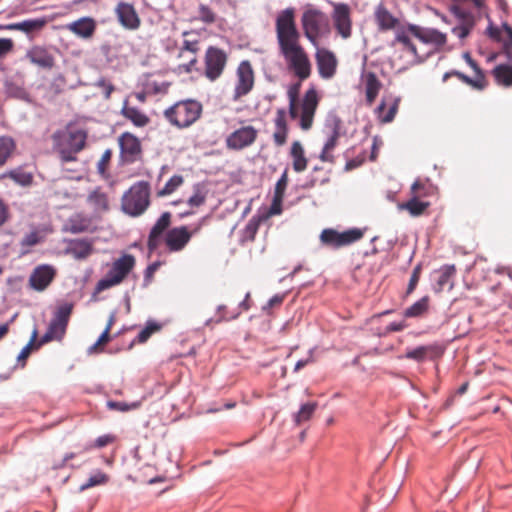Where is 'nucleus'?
I'll use <instances>...</instances> for the list:
<instances>
[{"instance_id":"0eeeda50","label":"nucleus","mask_w":512,"mask_h":512,"mask_svg":"<svg viewBox=\"0 0 512 512\" xmlns=\"http://www.w3.org/2000/svg\"><path fill=\"white\" fill-rule=\"evenodd\" d=\"M226 62L227 55L222 49L209 46L205 53V76L210 81L217 80L222 75Z\"/></svg>"},{"instance_id":"c03bdc74","label":"nucleus","mask_w":512,"mask_h":512,"mask_svg":"<svg viewBox=\"0 0 512 512\" xmlns=\"http://www.w3.org/2000/svg\"><path fill=\"white\" fill-rule=\"evenodd\" d=\"M183 183V177L181 175H173L164 185V187L158 191L159 196H166L173 193Z\"/></svg>"},{"instance_id":"4be33fe9","label":"nucleus","mask_w":512,"mask_h":512,"mask_svg":"<svg viewBox=\"0 0 512 512\" xmlns=\"http://www.w3.org/2000/svg\"><path fill=\"white\" fill-rule=\"evenodd\" d=\"M87 139V133L82 129H70L67 132V135L65 136L63 142L61 143L62 146L73 149L74 151L80 152L85 144Z\"/></svg>"},{"instance_id":"bf43d9fd","label":"nucleus","mask_w":512,"mask_h":512,"mask_svg":"<svg viewBox=\"0 0 512 512\" xmlns=\"http://www.w3.org/2000/svg\"><path fill=\"white\" fill-rule=\"evenodd\" d=\"M390 99H391L392 103L390 105V108H389L387 114L382 119V121L385 123H389L394 119L396 112L398 110L399 102H400L399 97H394V98L390 97Z\"/></svg>"},{"instance_id":"6e6552de","label":"nucleus","mask_w":512,"mask_h":512,"mask_svg":"<svg viewBox=\"0 0 512 512\" xmlns=\"http://www.w3.org/2000/svg\"><path fill=\"white\" fill-rule=\"evenodd\" d=\"M118 141L120 147V157L123 163L133 164L141 158V143L134 134L124 132L121 134Z\"/></svg>"},{"instance_id":"aec40b11","label":"nucleus","mask_w":512,"mask_h":512,"mask_svg":"<svg viewBox=\"0 0 512 512\" xmlns=\"http://www.w3.org/2000/svg\"><path fill=\"white\" fill-rule=\"evenodd\" d=\"M456 273L454 265H444L434 272V291L439 293L445 288L449 290L453 288L452 279Z\"/></svg>"},{"instance_id":"1a4fd4ad","label":"nucleus","mask_w":512,"mask_h":512,"mask_svg":"<svg viewBox=\"0 0 512 512\" xmlns=\"http://www.w3.org/2000/svg\"><path fill=\"white\" fill-rule=\"evenodd\" d=\"M254 74L249 61H242L237 69V84L234 89L235 100L247 95L253 88Z\"/></svg>"},{"instance_id":"774afa93","label":"nucleus","mask_w":512,"mask_h":512,"mask_svg":"<svg viewBox=\"0 0 512 512\" xmlns=\"http://www.w3.org/2000/svg\"><path fill=\"white\" fill-rule=\"evenodd\" d=\"M115 437L109 434L101 435L96 438L94 446L97 448H103L114 441Z\"/></svg>"},{"instance_id":"7c9ffc66","label":"nucleus","mask_w":512,"mask_h":512,"mask_svg":"<svg viewBox=\"0 0 512 512\" xmlns=\"http://www.w3.org/2000/svg\"><path fill=\"white\" fill-rule=\"evenodd\" d=\"M73 306L70 303H64L63 305H60L54 315L51 319L56 324L62 326L65 330L67 328L70 315L72 313Z\"/></svg>"},{"instance_id":"bb28decb","label":"nucleus","mask_w":512,"mask_h":512,"mask_svg":"<svg viewBox=\"0 0 512 512\" xmlns=\"http://www.w3.org/2000/svg\"><path fill=\"white\" fill-rule=\"evenodd\" d=\"M122 114L129 119L135 126L144 127L149 123V118L136 107H123Z\"/></svg>"},{"instance_id":"a19ab883","label":"nucleus","mask_w":512,"mask_h":512,"mask_svg":"<svg viewBox=\"0 0 512 512\" xmlns=\"http://www.w3.org/2000/svg\"><path fill=\"white\" fill-rule=\"evenodd\" d=\"M300 82L293 84L288 90L289 97V115L292 119H296L298 117V110L296 107V99L299 94Z\"/></svg>"},{"instance_id":"79ce46f5","label":"nucleus","mask_w":512,"mask_h":512,"mask_svg":"<svg viewBox=\"0 0 512 512\" xmlns=\"http://www.w3.org/2000/svg\"><path fill=\"white\" fill-rule=\"evenodd\" d=\"M206 192L200 184L194 186L193 194L188 198L187 203L191 207H199L205 203Z\"/></svg>"},{"instance_id":"423d86ee","label":"nucleus","mask_w":512,"mask_h":512,"mask_svg":"<svg viewBox=\"0 0 512 512\" xmlns=\"http://www.w3.org/2000/svg\"><path fill=\"white\" fill-rule=\"evenodd\" d=\"M301 22L306 38L314 46H317V39L323 27L327 24L326 16L319 10L308 9L303 12Z\"/></svg>"},{"instance_id":"6ab92c4d","label":"nucleus","mask_w":512,"mask_h":512,"mask_svg":"<svg viewBox=\"0 0 512 512\" xmlns=\"http://www.w3.org/2000/svg\"><path fill=\"white\" fill-rule=\"evenodd\" d=\"M134 265V256L131 254H124L113 263L111 269L108 271V274L112 276L118 283H121L132 270Z\"/></svg>"},{"instance_id":"ddd939ff","label":"nucleus","mask_w":512,"mask_h":512,"mask_svg":"<svg viewBox=\"0 0 512 512\" xmlns=\"http://www.w3.org/2000/svg\"><path fill=\"white\" fill-rule=\"evenodd\" d=\"M171 223V213L163 212L161 216L158 218L156 223L151 228L149 235L147 246L150 253L154 252L162 239L164 232L168 229Z\"/></svg>"},{"instance_id":"5701e85b","label":"nucleus","mask_w":512,"mask_h":512,"mask_svg":"<svg viewBox=\"0 0 512 512\" xmlns=\"http://www.w3.org/2000/svg\"><path fill=\"white\" fill-rule=\"evenodd\" d=\"M46 23L47 19L45 17H41L35 19H27L17 23L5 24L3 28H5V30H18L29 34L34 31L41 30L46 25Z\"/></svg>"},{"instance_id":"2f4dec72","label":"nucleus","mask_w":512,"mask_h":512,"mask_svg":"<svg viewBox=\"0 0 512 512\" xmlns=\"http://www.w3.org/2000/svg\"><path fill=\"white\" fill-rule=\"evenodd\" d=\"M109 476L100 471L96 470L84 483L79 486V491L83 492L89 488L104 485L108 482Z\"/></svg>"},{"instance_id":"69168bd1","label":"nucleus","mask_w":512,"mask_h":512,"mask_svg":"<svg viewBox=\"0 0 512 512\" xmlns=\"http://www.w3.org/2000/svg\"><path fill=\"white\" fill-rule=\"evenodd\" d=\"M486 33L487 35L497 41V42H502L505 40L502 38V35H501V29L499 27H496V26H493L492 24H490L487 29H486Z\"/></svg>"},{"instance_id":"412c9836","label":"nucleus","mask_w":512,"mask_h":512,"mask_svg":"<svg viewBox=\"0 0 512 512\" xmlns=\"http://www.w3.org/2000/svg\"><path fill=\"white\" fill-rule=\"evenodd\" d=\"M68 29L78 37L88 39L96 30V22L91 17H82L68 25Z\"/></svg>"},{"instance_id":"49530a36","label":"nucleus","mask_w":512,"mask_h":512,"mask_svg":"<svg viewBox=\"0 0 512 512\" xmlns=\"http://www.w3.org/2000/svg\"><path fill=\"white\" fill-rule=\"evenodd\" d=\"M5 90L7 95L10 97H14L16 99L21 100H26L28 98V93L26 92V90L13 82L7 81L5 83Z\"/></svg>"},{"instance_id":"3c124183","label":"nucleus","mask_w":512,"mask_h":512,"mask_svg":"<svg viewBox=\"0 0 512 512\" xmlns=\"http://www.w3.org/2000/svg\"><path fill=\"white\" fill-rule=\"evenodd\" d=\"M287 182H288L287 170H285L275 185V191H274L275 203L283 200L284 193H285V190L287 187Z\"/></svg>"},{"instance_id":"680f3d73","label":"nucleus","mask_w":512,"mask_h":512,"mask_svg":"<svg viewBox=\"0 0 512 512\" xmlns=\"http://www.w3.org/2000/svg\"><path fill=\"white\" fill-rule=\"evenodd\" d=\"M420 271H421V266L420 265H417L414 269H413V272L411 274V277H410V280H409V283H408V287H407V292L408 293H411L418 281H419V277H420Z\"/></svg>"},{"instance_id":"37998d69","label":"nucleus","mask_w":512,"mask_h":512,"mask_svg":"<svg viewBox=\"0 0 512 512\" xmlns=\"http://www.w3.org/2000/svg\"><path fill=\"white\" fill-rule=\"evenodd\" d=\"M161 329V325L155 321H148L144 329H142L136 337V341L139 343L146 342L150 336Z\"/></svg>"},{"instance_id":"39448f33","label":"nucleus","mask_w":512,"mask_h":512,"mask_svg":"<svg viewBox=\"0 0 512 512\" xmlns=\"http://www.w3.org/2000/svg\"><path fill=\"white\" fill-rule=\"evenodd\" d=\"M281 54L287 61L289 68L293 70L294 74L300 81H303L310 76V61L302 46L281 51Z\"/></svg>"},{"instance_id":"5fc2aeb1","label":"nucleus","mask_w":512,"mask_h":512,"mask_svg":"<svg viewBox=\"0 0 512 512\" xmlns=\"http://www.w3.org/2000/svg\"><path fill=\"white\" fill-rule=\"evenodd\" d=\"M199 18L204 23L211 24L215 21V14L208 6L201 4L199 6Z\"/></svg>"},{"instance_id":"b1692460","label":"nucleus","mask_w":512,"mask_h":512,"mask_svg":"<svg viewBox=\"0 0 512 512\" xmlns=\"http://www.w3.org/2000/svg\"><path fill=\"white\" fill-rule=\"evenodd\" d=\"M27 57L34 65L44 69H51L54 66V57L43 48H33L27 53Z\"/></svg>"},{"instance_id":"a211bd4d","label":"nucleus","mask_w":512,"mask_h":512,"mask_svg":"<svg viewBox=\"0 0 512 512\" xmlns=\"http://www.w3.org/2000/svg\"><path fill=\"white\" fill-rule=\"evenodd\" d=\"M65 253L77 260L86 259L93 252V241L88 238L66 240Z\"/></svg>"},{"instance_id":"052dcab7","label":"nucleus","mask_w":512,"mask_h":512,"mask_svg":"<svg viewBox=\"0 0 512 512\" xmlns=\"http://www.w3.org/2000/svg\"><path fill=\"white\" fill-rule=\"evenodd\" d=\"M473 23L461 24L452 29V32L457 35L460 39H465L471 31Z\"/></svg>"},{"instance_id":"f03ea898","label":"nucleus","mask_w":512,"mask_h":512,"mask_svg":"<svg viewBox=\"0 0 512 512\" xmlns=\"http://www.w3.org/2000/svg\"><path fill=\"white\" fill-rule=\"evenodd\" d=\"M276 34L280 52L301 46L300 32L295 23V9L286 8L276 18Z\"/></svg>"},{"instance_id":"f3484780","label":"nucleus","mask_w":512,"mask_h":512,"mask_svg":"<svg viewBox=\"0 0 512 512\" xmlns=\"http://www.w3.org/2000/svg\"><path fill=\"white\" fill-rule=\"evenodd\" d=\"M55 270L52 266L41 265L34 269L30 275L29 282L33 289L43 291L52 282Z\"/></svg>"},{"instance_id":"f704fd0d","label":"nucleus","mask_w":512,"mask_h":512,"mask_svg":"<svg viewBox=\"0 0 512 512\" xmlns=\"http://www.w3.org/2000/svg\"><path fill=\"white\" fill-rule=\"evenodd\" d=\"M328 139L326 140L323 149L319 155V158L323 162H333V156L329 154V151L333 150L337 145V141L340 137V133H328Z\"/></svg>"},{"instance_id":"6e6d98bb","label":"nucleus","mask_w":512,"mask_h":512,"mask_svg":"<svg viewBox=\"0 0 512 512\" xmlns=\"http://www.w3.org/2000/svg\"><path fill=\"white\" fill-rule=\"evenodd\" d=\"M41 241V237L39 236V234L35 231H32L28 234H26L22 240H21V246L22 247H31V246H35L37 245L38 243H40Z\"/></svg>"},{"instance_id":"4468645a","label":"nucleus","mask_w":512,"mask_h":512,"mask_svg":"<svg viewBox=\"0 0 512 512\" xmlns=\"http://www.w3.org/2000/svg\"><path fill=\"white\" fill-rule=\"evenodd\" d=\"M333 21L337 32L343 38H349L351 35L350 9L346 4H337L333 11Z\"/></svg>"},{"instance_id":"473e14b6","label":"nucleus","mask_w":512,"mask_h":512,"mask_svg":"<svg viewBox=\"0 0 512 512\" xmlns=\"http://www.w3.org/2000/svg\"><path fill=\"white\" fill-rule=\"evenodd\" d=\"M502 29L506 33V39L503 41L500 54H503L506 57V59H507L506 64L511 65L512 64V27L507 22H504L502 24Z\"/></svg>"},{"instance_id":"8fccbe9b","label":"nucleus","mask_w":512,"mask_h":512,"mask_svg":"<svg viewBox=\"0 0 512 512\" xmlns=\"http://www.w3.org/2000/svg\"><path fill=\"white\" fill-rule=\"evenodd\" d=\"M139 406H140V402L126 403V402L113 401V400L107 401V407L109 409L120 411V412H127L130 410H135Z\"/></svg>"},{"instance_id":"9b49d317","label":"nucleus","mask_w":512,"mask_h":512,"mask_svg":"<svg viewBox=\"0 0 512 512\" xmlns=\"http://www.w3.org/2000/svg\"><path fill=\"white\" fill-rule=\"evenodd\" d=\"M192 233L186 226H180L170 229L165 235V244L169 251H181L190 241Z\"/></svg>"},{"instance_id":"c756f323","label":"nucleus","mask_w":512,"mask_h":512,"mask_svg":"<svg viewBox=\"0 0 512 512\" xmlns=\"http://www.w3.org/2000/svg\"><path fill=\"white\" fill-rule=\"evenodd\" d=\"M379 27L383 30L392 29L397 24V19L384 7L379 6L376 11Z\"/></svg>"},{"instance_id":"20e7f679","label":"nucleus","mask_w":512,"mask_h":512,"mask_svg":"<svg viewBox=\"0 0 512 512\" xmlns=\"http://www.w3.org/2000/svg\"><path fill=\"white\" fill-rule=\"evenodd\" d=\"M363 235L364 230L360 228H351L344 232H338L334 229L327 228L321 232L320 240L325 245L340 248L360 240Z\"/></svg>"},{"instance_id":"09e8293b","label":"nucleus","mask_w":512,"mask_h":512,"mask_svg":"<svg viewBox=\"0 0 512 512\" xmlns=\"http://www.w3.org/2000/svg\"><path fill=\"white\" fill-rule=\"evenodd\" d=\"M89 201L99 210H107L108 209V198L105 193L100 191H93L89 195Z\"/></svg>"},{"instance_id":"393cba45","label":"nucleus","mask_w":512,"mask_h":512,"mask_svg":"<svg viewBox=\"0 0 512 512\" xmlns=\"http://www.w3.org/2000/svg\"><path fill=\"white\" fill-rule=\"evenodd\" d=\"M291 156L293 158V169L296 172H302L307 167V159L304 155V149L299 141L293 142L291 146Z\"/></svg>"},{"instance_id":"58836bf2","label":"nucleus","mask_w":512,"mask_h":512,"mask_svg":"<svg viewBox=\"0 0 512 512\" xmlns=\"http://www.w3.org/2000/svg\"><path fill=\"white\" fill-rule=\"evenodd\" d=\"M317 106H318L317 92L314 88H311L308 91H306V93L304 95L301 109L304 111H306V109H307V111L315 113Z\"/></svg>"},{"instance_id":"dca6fc26","label":"nucleus","mask_w":512,"mask_h":512,"mask_svg":"<svg viewBox=\"0 0 512 512\" xmlns=\"http://www.w3.org/2000/svg\"><path fill=\"white\" fill-rule=\"evenodd\" d=\"M316 63L319 75L323 79H330L334 76L337 67L335 55L326 49L319 50L316 53Z\"/></svg>"},{"instance_id":"c9c22d12","label":"nucleus","mask_w":512,"mask_h":512,"mask_svg":"<svg viewBox=\"0 0 512 512\" xmlns=\"http://www.w3.org/2000/svg\"><path fill=\"white\" fill-rule=\"evenodd\" d=\"M428 309V297H423L416 301L413 305L405 309L404 316L406 318H416L423 315Z\"/></svg>"},{"instance_id":"4c0bfd02","label":"nucleus","mask_w":512,"mask_h":512,"mask_svg":"<svg viewBox=\"0 0 512 512\" xmlns=\"http://www.w3.org/2000/svg\"><path fill=\"white\" fill-rule=\"evenodd\" d=\"M432 349V346H418L416 348L407 350L405 353V358L412 359L417 362H422L427 358L429 352H431Z\"/></svg>"},{"instance_id":"c85d7f7f","label":"nucleus","mask_w":512,"mask_h":512,"mask_svg":"<svg viewBox=\"0 0 512 512\" xmlns=\"http://www.w3.org/2000/svg\"><path fill=\"white\" fill-rule=\"evenodd\" d=\"M380 87L381 83L377 76L372 72L368 73L366 76V101L369 105L375 101Z\"/></svg>"},{"instance_id":"f8f14e48","label":"nucleus","mask_w":512,"mask_h":512,"mask_svg":"<svg viewBox=\"0 0 512 512\" xmlns=\"http://www.w3.org/2000/svg\"><path fill=\"white\" fill-rule=\"evenodd\" d=\"M120 24L128 30H136L140 26V18L134 6L127 2H119L115 9Z\"/></svg>"},{"instance_id":"cd10ccee","label":"nucleus","mask_w":512,"mask_h":512,"mask_svg":"<svg viewBox=\"0 0 512 512\" xmlns=\"http://www.w3.org/2000/svg\"><path fill=\"white\" fill-rule=\"evenodd\" d=\"M3 177L12 179L16 184L26 187L32 184L33 175L21 167L12 169L3 174Z\"/></svg>"},{"instance_id":"0e129e2a","label":"nucleus","mask_w":512,"mask_h":512,"mask_svg":"<svg viewBox=\"0 0 512 512\" xmlns=\"http://www.w3.org/2000/svg\"><path fill=\"white\" fill-rule=\"evenodd\" d=\"M14 43L10 38H0V58L13 50Z\"/></svg>"},{"instance_id":"a878e982","label":"nucleus","mask_w":512,"mask_h":512,"mask_svg":"<svg viewBox=\"0 0 512 512\" xmlns=\"http://www.w3.org/2000/svg\"><path fill=\"white\" fill-rule=\"evenodd\" d=\"M492 74L499 85L512 86V65L499 64L493 69Z\"/></svg>"},{"instance_id":"603ef678","label":"nucleus","mask_w":512,"mask_h":512,"mask_svg":"<svg viewBox=\"0 0 512 512\" xmlns=\"http://www.w3.org/2000/svg\"><path fill=\"white\" fill-rule=\"evenodd\" d=\"M118 284L119 283L112 276H110L107 273L105 277H103L102 279H100L97 282L95 290H94V295H96L106 289H109L115 285H118Z\"/></svg>"},{"instance_id":"72a5a7b5","label":"nucleus","mask_w":512,"mask_h":512,"mask_svg":"<svg viewBox=\"0 0 512 512\" xmlns=\"http://www.w3.org/2000/svg\"><path fill=\"white\" fill-rule=\"evenodd\" d=\"M318 404L317 402H308L302 404L299 411L294 414V422L299 425L304 421H308L314 414Z\"/></svg>"},{"instance_id":"e433bc0d","label":"nucleus","mask_w":512,"mask_h":512,"mask_svg":"<svg viewBox=\"0 0 512 512\" xmlns=\"http://www.w3.org/2000/svg\"><path fill=\"white\" fill-rule=\"evenodd\" d=\"M15 149V142L9 136H0V166L4 165Z\"/></svg>"},{"instance_id":"2eb2a0df","label":"nucleus","mask_w":512,"mask_h":512,"mask_svg":"<svg viewBox=\"0 0 512 512\" xmlns=\"http://www.w3.org/2000/svg\"><path fill=\"white\" fill-rule=\"evenodd\" d=\"M408 30L421 42L425 44H434L441 47L446 43V35L437 29H423L417 25H408Z\"/></svg>"},{"instance_id":"7ed1b4c3","label":"nucleus","mask_w":512,"mask_h":512,"mask_svg":"<svg viewBox=\"0 0 512 512\" xmlns=\"http://www.w3.org/2000/svg\"><path fill=\"white\" fill-rule=\"evenodd\" d=\"M202 113V105L196 100H183L175 103L164 111L170 124L178 128H187L198 120Z\"/></svg>"},{"instance_id":"f257e3e1","label":"nucleus","mask_w":512,"mask_h":512,"mask_svg":"<svg viewBox=\"0 0 512 512\" xmlns=\"http://www.w3.org/2000/svg\"><path fill=\"white\" fill-rule=\"evenodd\" d=\"M150 184L147 181L134 183L122 196L121 209L131 216L138 217L150 206Z\"/></svg>"},{"instance_id":"de8ad7c7","label":"nucleus","mask_w":512,"mask_h":512,"mask_svg":"<svg viewBox=\"0 0 512 512\" xmlns=\"http://www.w3.org/2000/svg\"><path fill=\"white\" fill-rule=\"evenodd\" d=\"M342 121L335 112H330L325 120V129L328 133H340Z\"/></svg>"},{"instance_id":"13d9d810","label":"nucleus","mask_w":512,"mask_h":512,"mask_svg":"<svg viewBox=\"0 0 512 512\" xmlns=\"http://www.w3.org/2000/svg\"><path fill=\"white\" fill-rule=\"evenodd\" d=\"M77 153L78 152L74 151L73 149H69V148H66V147L60 145L59 155H60V159L63 163L75 161Z\"/></svg>"},{"instance_id":"ea45409f","label":"nucleus","mask_w":512,"mask_h":512,"mask_svg":"<svg viewBox=\"0 0 512 512\" xmlns=\"http://www.w3.org/2000/svg\"><path fill=\"white\" fill-rule=\"evenodd\" d=\"M89 223L85 219L81 218H70L68 224L65 227V231L78 234L88 231Z\"/></svg>"},{"instance_id":"864d4df0","label":"nucleus","mask_w":512,"mask_h":512,"mask_svg":"<svg viewBox=\"0 0 512 512\" xmlns=\"http://www.w3.org/2000/svg\"><path fill=\"white\" fill-rule=\"evenodd\" d=\"M36 338H37V330L34 329L33 332H32V336H31L30 341L20 351V353H19V355L17 357L18 361H24V360L27 359V357L31 353V350L33 348H35L34 342H35Z\"/></svg>"},{"instance_id":"e2e57ef3","label":"nucleus","mask_w":512,"mask_h":512,"mask_svg":"<svg viewBox=\"0 0 512 512\" xmlns=\"http://www.w3.org/2000/svg\"><path fill=\"white\" fill-rule=\"evenodd\" d=\"M52 335H54V337L57 339V340H60L63 338V336L65 335V332L66 330L56 324L55 322H53L52 320L50 321L49 323V326H48V329H47Z\"/></svg>"},{"instance_id":"4d7b16f0","label":"nucleus","mask_w":512,"mask_h":512,"mask_svg":"<svg viewBox=\"0 0 512 512\" xmlns=\"http://www.w3.org/2000/svg\"><path fill=\"white\" fill-rule=\"evenodd\" d=\"M314 115L313 112L302 110L299 124L303 130L307 131L312 127Z\"/></svg>"},{"instance_id":"338daca9","label":"nucleus","mask_w":512,"mask_h":512,"mask_svg":"<svg viewBox=\"0 0 512 512\" xmlns=\"http://www.w3.org/2000/svg\"><path fill=\"white\" fill-rule=\"evenodd\" d=\"M161 262L155 261L147 266L144 272V282L147 284L150 280V278L153 276V274L158 270L160 267Z\"/></svg>"},{"instance_id":"9d476101","label":"nucleus","mask_w":512,"mask_h":512,"mask_svg":"<svg viewBox=\"0 0 512 512\" xmlns=\"http://www.w3.org/2000/svg\"><path fill=\"white\" fill-rule=\"evenodd\" d=\"M257 137V130L253 126H244L232 132L226 139L229 149L241 150L253 144Z\"/></svg>"},{"instance_id":"a18cd8bd","label":"nucleus","mask_w":512,"mask_h":512,"mask_svg":"<svg viewBox=\"0 0 512 512\" xmlns=\"http://www.w3.org/2000/svg\"><path fill=\"white\" fill-rule=\"evenodd\" d=\"M402 207L407 209L411 215L418 216L425 211V209L428 207V204L414 197L410 199L407 203L403 204Z\"/></svg>"}]
</instances>
